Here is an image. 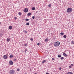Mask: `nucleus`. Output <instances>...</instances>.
I'll return each mask as SVG.
<instances>
[{
    "instance_id": "f257e3e1",
    "label": "nucleus",
    "mask_w": 74,
    "mask_h": 74,
    "mask_svg": "<svg viewBox=\"0 0 74 74\" xmlns=\"http://www.w3.org/2000/svg\"><path fill=\"white\" fill-rule=\"evenodd\" d=\"M60 45V42H56L54 43V46L55 47H58Z\"/></svg>"
},
{
    "instance_id": "f03ea898",
    "label": "nucleus",
    "mask_w": 74,
    "mask_h": 74,
    "mask_svg": "<svg viewBox=\"0 0 74 74\" xmlns=\"http://www.w3.org/2000/svg\"><path fill=\"white\" fill-rule=\"evenodd\" d=\"M73 11V9L71 8H68L66 10V12L68 13H71Z\"/></svg>"
},
{
    "instance_id": "7ed1b4c3",
    "label": "nucleus",
    "mask_w": 74,
    "mask_h": 74,
    "mask_svg": "<svg viewBox=\"0 0 74 74\" xmlns=\"http://www.w3.org/2000/svg\"><path fill=\"white\" fill-rule=\"evenodd\" d=\"M14 72H15V71H14V70L13 69H12L10 71L9 73L10 74H14Z\"/></svg>"
},
{
    "instance_id": "20e7f679",
    "label": "nucleus",
    "mask_w": 74,
    "mask_h": 74,
    "mask_svg": "<svg viewBox=\"0 0 74 74\" xmlns=\"http://www.w3.org/2000/svg\"><path fill=\"white\" fill-rule=\"evenodd\" d=\"M23 11L24 12H28V9L27 8H25L23 10Z\"/></svg>"
},
{
    "instance_id": "39448f33",
    "label": "nucleus",
    "mask_w": 74,
    "mask_h": 74,
    "mask_svg": "<svg viewBox=\"0 0 74 74\" xmlns=\"http://www.w3.org/2000/svg\"><path fill=\"white\" fill-rule=\"evenodd\" d=\"M9 64L10 65H13V62L12 61L10 60L9 62Z\"/></svg>"
},
{
    "instance_id": "423d86ee",
    "label": "nucleus",
    "mask_w": 74,
    "mask_h": 74,
    "mask_svg": "<svg viewBox=\"0 0 74 74\" xmlns=\"http://www.w3.org/2000/svg\"><path fill=\"white\" fill-rule=\"evenodd\" d=\"M8 58L7 57V56L5 55L3 56V59H8Z\"/></svg>"
},
{
    "instance_id": "0eeeda50",
    "label": "nucleus",
    "mask_w": 74,
    "mask_h": 74,
    "mask_svg": "<svg viewBox=\"0 0 74 74\" xmlns=\"http://www.w3.org/2000/svg\"><path fill=\"white\" fill-rule=\"evenodd\" d=\"M12 28V26H10L9 27V29H10V30H11Z\"/></svg>"
},
{
    "instance_id": "6e6552de",
    "label": "nucleus",
    "mask_w": 74,
    "mask_h": 74,
    "mask_svg": "<svg viewBox=\"0 0 74 74\" xmlns=\"http://www.w3.org/2000/svg\"><path fill=\"white\" fill-rule=\"evenodd\" d=\"M48 39L47 38H46L45 40V42H48Z\"/></svg>"
},
{
    "instance_id": "1a4fd4ad",
    "label": "nucleus",
    "mask_w": 74,
    "mask_h": 74,
    "mask_svg": "<svg viewBox=\"0 0 74 74\" xmlns=\"http://www.w3.org/2000/svg\"><path fill=\"white\" fill-rule=\"evenodd\" d=\"M10 58H12L14 57V55H13L11 54L10 56Z\"/></svg>"
},
{
    "instance_id": "9d476101",
    "label": "nucleus",
    "mask_w": 74,
    "mask_h": 74,
    "mask_svg": "<svg viewBox=\"0 0 74 74\" xmlns=\"http://www.w3.org/2000/svg\"><path fill=\"white\" fill-rule=\"evenodd\" d=\"M31 14L32 13H28L27 14V16H30Z\"/></svg>"
},
{
    "instance_id": "9b49d317",
    "label": "nucleus",
    "mask_w": 74,
    "mask_h": 74,
    "mask_svg": "<svg viewBox=\"0 0 74 74\" xmlns=\"http://www.w3.org/2000/svg\"><path fill=\"white\" fill-rule=\"evenodd\" d=\"M65 74H73V73L71 72H69L66 73H65Z\"/></svg>"
},
{
    "instance_id": "f8f14e48",
    "label": "nucleus",
    "mask_w": 74,
    "mask_h": 74,
    "mask_svg": "<svg viewBox=\"0 0 74 74\" xmlns=\"http://www.w3.org/2000/svg\"><path fill=\"white\" fill-rule=\"evenodd\" d=\"M63 55L64 56H67V55H66L65 53H64Z\"/></svg>"
},
{
    "instance_id": "ddd939ff",
    "label": "nucleus",
    "mask_w": 74,
    "mask_h": 74,
    "mask_svg": "<svg viewBox=\"0 0 74 74\" xmlns=\"http://www.w3.org/2000/svg\"><path fill=\"white\" fill-rule=\"evenodd\" d=\"M6 40H7V42H9L10 41V39H8V38Z\"/></svg>"
},
{
    "instance_id": "4468645a",
    "label": "nucleus",
    "mask_w": 74,
    "mask_h": 74,
    "mask_svg": "<svg viewBox=\"0 0 74 74\" xmlns=\"http://www.w3.org/2000/svg\"><path fill=\"white\" fill-rule=\"evenodd\" d=\"M63 37L64 38H66V37H67V36L66 35H64L63 36Z\"/></svg>"
},
{
    "instance_id": "2eb2a0df",
    "label": "nucleus",
    "mask_w": 74,
    "mask_h": 74,
    "mask_svg": "<svg viewBox=\"0 0 74 74\" xmlns=\"http://www.w3.org/2000/svg\"><path fill=\"white\" fill-rule=\"evenodd\" d=\"M18 15H20V16L21 15H22V13L21 12H19L18 13Z\"/></svg>"
},
{
    "instance_id": "dca6fc26",
    "label": "nucleus",
    "mask_w": 74,
    "mask_h": 74,
    "mask_svg": "<svg viewBox=\"0 0 74 74\" xmlns=\"http://www.w3.org/2000/svg\"><path fill=\"white\" fill-rule=\"evenodd\" d=\"M60 34L61 35V36H63V35H64V33L61 32L60 33Z\"/></svg>"
},
{
    "instance_id": "f3484780",
    "label": "nucleus",
    "mask_w": 74,
    "mask_h": 74,
    "mask_svg": "<svg viewBox=\"0 0 74 74\" xmlns=\"http://www.w3.org/2000/svg\"><path fill=\"white\" fill-rule=\"evenodd\" d=\"M51 4L50 3V4H49V5H48V7H51Z\"/></svg>"
},
{
    "instance_id": "a211bd4d",
    "label": "nucleus",
    "mask_w": 74,
    "mask_h": 74,
    "mask_svg": "<svg viewBox=\"0 0 74 74\" xmlns=\"http://www.w3.org/2000/svg\"><path fill=\"white\" fill-rule=\"evenodd\" d=\"M35 7H33L32 8V10H35Z\"/></svg>"
},
{
    "instance_id": "6ab92c4d",
    "label": "nucleus",
    "mask_w": 74,
    "mask_h": 74,
    "mask_svg": "<svg viewBox=\"0 0 74 74\" xmlns=\"http://www.w3.org/2000/svg\"><path fill=\"white\" fill-rule=\"evenodd\" d=\"M61 60H63L64 59V57H62L60 58Z\"/></svg>"
},
{
    "instance_id": "aec40b11",
    "label": "nucleus",
    "mask_w": 74,
    "mask_h": 74,
    "mask_svg": "<svg viewBox=\"0 0 74 74\" xmlns=\"http://www.w3.org/2000/svg\"><path fill=\"white\" fill-rule=\"evenodd\" d=\"M45 62H46V60H43V61L42 62V63L43 64V63H45Z\"/></svg>"
},
{
    "instance_id": "412c9836",
    "label": "nucleus",
    "mask_w": 74,
    "mask_h": 74,
    "mask_svg": "<svg viewBox=\"0 0 74 74\" xmlns=\"http://www.w3.org/2000/svg\"><path fill=\"white\" fill-rule=\"evenodd\" d=\"M71 44H74V42L73 41H72L71 42Z\"/></svg>"
},
{
    "instance_id": "4be33fe9",
    "label": "nucleus",
    "mask_w": 74,
    "mask_h": 74,
    "mask_svg": "<svg viewBox=\"0 0 74 74\" xmlns=\"http://www.w3.org/2000/svg\"><path fill=\"white\" fill-rule=\"evenodd\" d=\"M58 58H60V57H62V55H58Z\"/></svg>"
},
{
    "instance_id": "5701e85b",
    "label": "nucleus",
    "mask_w": 74,
    "mask_h": 74,
    "mask_svg": "<svg viewBox=\"0 0 74 74\" xmlns=\"http://www.w3.org/2000/svg\"><path fill=\"white\" fill-rule=\"evenodd\" d=\"M26 25H28V26H29V23H26Z\"/></svg>"
},
{
    "instance_id": "b1692460",
    "label": "nucleus",
    "mask_w": 74,
    "mask_h": 74,
    "mask_svg": "<svg viewBox=\"0 0 74 74\" xmlns=\"http://www.w3.org/2000/svg\"><path fill=\"white\" fill-rule=\"evenodd\" d=\"M3 36V34H0V36L2 37Z\"/></svg>"
},
{
    "instance_id": "393cba45",
    "label": "nucleus",
    "mask_w": 74,
    "mask_h": 74,
    "mask_svg": "<svg viewBox=\"0 0 74 74\" xmlns=\"http://www.w3.org/2000/svg\"><path fill=\"white\" fill-rule=\"evenodd\" d=\"M29 19L27 18L25 20V21H29Z\"/></svg>"
},
{
    "instance_id": "a878e982",
    "label": "nucleus",
    "mask_w": 74,
    "mask_h": 74,
    "mask_svg": "<svg viewBox=\"0 0 74 74\" xmlns=\"http://www.w3.org/2000/svg\"><path fill=\"white\" fill-rule=\"evenodd\" d=\"M24 32L25 33H27V32L25 30H24Z\"/></svg>"
},
{
    "instance_id": "bb28decb",
    "label": "nucleus",
    "mask_w": 74,
    "mask_h": 74,
    "mask_svg": "<svg viewBox=\"0 0 74 74\" xmlns=\"http://www.w3.org/2000/svg\"><path fill=\"white\" fill-rule=\"evenodd\" d=\"M32 19H34V18H35V16H32Z\"/></svg>"
},
{
    "instance_id": "cd10ccee",
    "label": "nucleus",
    "mask_w": 74,
    "mask_h": 74,
    "mask_svg": "<svg viewBox=\"0 0 74 74\" xmlns=\"http://www.w3.org/2000/svg\"><path fill=\"white\" fill-rule=\"evenodd\" d=\"M30 40H31V41H33V38H31L30 39Z\"/></svg>"
},
{
    "instance_id": "c85d7f7f",
    "label": "nucleus",
    "mask_w": 74,
    "mask_h": 74,
    "mask_svg": "<svg viewBox=\"0 0 74 74\" xmlns=\"http://www.w3.org/2000/svg\"><path fill=\"white\" fill-rule=\"evenodd\" d=\"M17 71H19V69H17Z\"/></svg>"
},
{
    "instance_id": "c756f323",
    "label": "nucleus",
    "mask_w": 74,
    "mask_h": 74,
    "mask_svg": "<svg viewBox=\"0 0 74 74\" xmlns=\"http://www.w3.org/2000/svg\"><path fill=\"white\" fill-rule=\"evenodd\" d=\"M59 70H62V68H61V67H60L59 68Z\"/></svg>"
},
{
    "instance_id": "7c9ffc66",
    "label": "nucleus",
    "mask_w": 74,
    "mask_h": 74,
    "mask_svg": "<svg viewBox=\"0 0 74 74\" xmlns=\"http://www.w3.org/2000/svg\"><path fill=\"white\" fill-rule=\"evenodd\" d=\"M27 44H25L24 46H27Z\"/></svg>"
},
{
    "instance_id": "2f4dec72",
    "label": "nucleus",
    "mask_w": 74,
    "mask_h": 74,
    "mask_svg": "<svg viewBox=\"0 0 74 74\" xmlns=\"http://www.w3.org/2000/svg\"><path fill=\"white\" fill-rule=\"evenodd\" d=\"M52 60H55V58H52Z\"/></svg>"
},
{
    "instance_id": "473e14b6",
    "label": "nucleus",
    "mask_w": 74,
    "mask_h": 74,
    "mask_svg": "<svg viewBox=\"0 0 74 74\" xmlns=\"http://www.w3.org/2000/svg\"><path fill=\"white\" fill-rule=\"evenodd\" d=\"M14 61H16V58H15L14 59Z\"/></svg>"
},
{
    "instance_id": "72a5a7b5",
    "label": "nucleus",
    "mask_w": 74,
    "mask_h": 74,
    "mask_svg": "<svg viewBox=\"0 0 74 74\" xmlns=\"http://www.w3.org/2000/svg\"><path fill=\"white\" fill-rule=\"evenodd\" d=\"M14 19H15L16 20V19H17V18L16 17H15L14 18Z\"/></svg>"
},
{
    "instance_id": "f704fd0d",
    "label": "nucleus",
    "mask_w": 74,
    "mask_h": 74,
    "mask_svg": "<svg viewBox=\"0 0 74 74\" xmlns=\"http://www.w3.org/2000/svg\"><path fill=\"white\" fill-rule=\"evenodd\" d=\"M39 44H40V43H38L37 44L38 45H39Z\"/></svg>"
},
{
    "instance_id": "c9c22d12",
    "label": "nucleus",
    "mask_w": 74,
    "mask_h": 74,
    "mask_svg": "<svg viewBox=\"0 0 74 74\" xmlns=\"http://www.w3.org/2000/svg\"><path fill=\"white\" fill-rule=\"evenodd\" d=\"M25 52H26V51H27V49H25V51H24Z\"/></svg>"
},
{
    "instance_id": "e433bc0d",
    "label": "nucleus",
    "mask_w": 74,
    "mask_h": 74,
    "mask_svg": "<svg viewBox=\"0 0 74 74\" xmlns=\"http://www.w3.org/2000/svg\"><path fill=\"white\" fill-rule=\"evenodd\" d=\"M69 67L70 68H72V67H71V66H69Z\"/></svg>"
},
{
    "instance_id": "4c0bfd02",
    "label": "nucleus",
    "mask_w": 74,
    "mask_h": 74,
    "mask_svg": "<svg viewBox=\"0 0 74 74\" xmlns=\"http://www.w3.org/2000/svg\"><path fill=\"white\" fill-rule=\"evenodd\" d=\"M46 74H49V73L47 72L46 73Z\"/></svg>"
},
{
    "instance_id": "58836bf2",
    "label": "nucleus",
    "mask_w": 74,
    "mask_h": 74,
    "mask_svg": "<svg viewBox=\"0 0 74 74\" xmlns=\"http://www.w3.org/2000/svg\"><path fill=\"white\" fill-rule=\"evenodd\" d=\"M36 13H38V11H36Z\"/></svg>"
},
{
    "instance_id": "ea45409f",
    "label": "nucleus",
    "mask_w": 74,
    "mask_h": 74,
    "mask_svg": "<svg viewBox=\"0 0 74 74\" xmlns=\"http://www.w3.org/2000/svg\"><path fill=\"white\" fill-rule=\"evenodd\" d=\"M71 66H73V64H71Z\"/></svg>"
},
{
    "instance_id": "a19ab883",
    "label": "nucleus",
    "mask_w": 74,
    "mask_h": 74,
    "mask_svg": "<svg viewBox=\"0 0 74 74\" xmlns=\"http://www.w3.org/2000/svg\"><path fill=\"white\" fill-rule=\"evenodd\" d=\"M1 25V22H0V25Z\"/></svg>"
},
{
    "instance_id": "79ce46f5",
    "label": "nucleus",
    "mask_w": 74,
    "mask_h": 74,
    "mask_svg": "<svg viewBox=\"0 0 74 74\" xmlns=\"http://www.w3.org/2000/svg\"><path fill=\"white\" fill-rule=\"evenodd\" d=\"M34 74H37V73H34Z\"/></svg>"
},
{
    "instance_id": "37998d69",
    "label": "nucleus",
    "mask_w": 74,
    "mask_h": 74,
    "mask_svg": "<svg viewBox=\"0 0 74 74\" xmlns=\"http://www.w3.org/2000/svg\"><path fill=\"white\" fill-rule=\"evenodd\" d=\"M25 74H26V73H25Z\"/></svg>"
}]
</instances>
